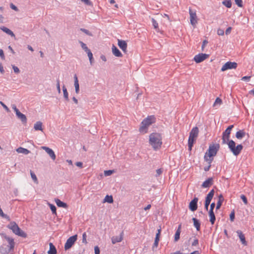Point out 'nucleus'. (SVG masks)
<instances>
[{
	"label": "nucleus",
	"instance_id": "f257e3e1",
	"mask_svg": "<svg viewBox=\"0 0 254 254\" xmlns=\"http://www.w3.org/2000/svg\"><path fill=\"white\" fill-rule=\"evenodd\" d=\"M234 125L229 126L222 133V144H227L228 147L235 156H238L243 148L242 144L236 146V143L233 140H230V134Z\"/></svg>",
	"mask_w": 254,
	"mask_h": 254
},
{
	"label": "nucleus",
	"instance_id": "f03ea898",
	"mask_svg": "<svg viewBox=\"0 0 254 254\" xmlns=\"http://www.w3.org/2000/svg\"><path fill=\"white\" fill-rule=\"evenodd\" d=\"M0 235L3 239L2 244L0 246V253L8 254L13 252L15 245L14 239L3 233H0Z\"/></svg>",
	"mask_w": 254,
	"mask_h": 254
},
{
	"label": "nucleus",
	"instance_id": "7ed1b4c3",
	"mask_svg": "<svg viewBox=\"0 0 254 254\" xmlns=\"http://www.w3.org/2000/svg\"><path fill=\"white\" fill-rule=\"evenodd\" d=\"M161 134L157 132H153L149 135V143L154 150L160 149L162 144Z\"/></svg>",
	"mask_w": 254,
	"mask_h": 254
},
{
	"label": "nucleus",
	"instance_id": "20e7f679",
	"mask_svg": "<svg viewBox=\"0 0 254 254\" xmlns=\"http://www.w3.org/2000/svg\"><path fill=\"white\" fill-rule=\"evenodd\" d=\"M220 145L219 144L210 145L209 146L208 152H206L204 155V160L208 162L210 164L213 160L212 157L216 155L217 151L219 150Z\"/></svg>",
	"mask_w": 254,
	"mask_h": 254
},
{
	"label": "nucleus",
	"instance_id": "39448f33",
	"mask_svg": "<svg viewBox=\"0 0 254 254\" xmlns=\"http://www.w3.org/2000/svg\"><path fill=\"white\" fill-rule=\"evenodd\" d=\"M155 121L156 118L154 116H148L144 119L141 123V126L139 128L140 132L143 133H146L148 127L153 123H154Z\"/></svg>",
	"mask_w": 254,
	"mask_h": 254
},
{
	"label": "nucleus",
	"instance_id": "423d86ee",
	"mask_svg": "<svg viewBox=\"0 0 254 254\" xmlns=\"http://www.w3.org/2000/svg\"><path fill=\"white\" fill-rule=\"evenodd\" d=\"M7 228L11 230L16 235L24 238L27 236V234L22 230L14 221L10 222L7 225Z\"/></svg>",
	"mask_w": 254,
	"mask_h": 254
},
{
	"label": "nucleus",
	"instance_id": "0eeeda50",
	"mask_svg": "<svg viewBox=\"0 0 254 254\" xmlns=\"http://www.w3.org/2000/svg\"><path fill=\"white\" fill-rule=\"evenodd\" d=\"M198 128L196 127H193L190 130L188 139V146L190 150H191L193 144L198 136Z\"/></svg>",
	"mask_w": 254,
	"mask_h": 254
},
{
	"label": "nucleus",
	"instance_id": "6e6552de",
	"mask_svg": "<svg viewBox=\"0 0 254 254\" xmlns=\"http://www.w3.org/2000/svg\"><path fill=\"white\" fill-rule=\"evenodd\" d=\"M77 235H73L72 236L70 237L67 240L66 243L64 244V249L65 250H67L69 249L72 245L74 244V243L77 240Z\"/></svg>",
	"mask_w": 254,
	"mask_h": 254
},
{
	"label": "nucleus",
	"instance_id": "1a4fd4ad",
	"mask_svg": "<svg viewBox=\"0 0 254 254\" xmlns=\"http://www.w3.org/2000/svg\"><path fill=\"white\" fill-rule=\"evenodd\" d=\"M238 64L236 62H227L222 67L221 70L224 71L228 69H236Z\"/></svg>",
	"mask_w": 254,
	"mask_h": 254
},
{
	"label": "nucleus",
	"instance_id": "9d476101",
	"mask_svg": "<svg viewBox=\"0 0 254 254\" xmlns=\"http://www.w3.org/2000/svg\"><path fill=\"white\" fill-rule=\"evenodd\" d=\"M189 14L190 15V24L194 26L197 23V18L195 10H192L190 8H189Z\"/></svg>",
	"mask_w": 254,
	"mask_h": 254
},
{
	"label": "nucleus",
	"instance_id": "9b49d317",
	"mask_svg": "<svg viewBox=\"0 0 254 254\" xmlns=\"http://www.w3.org/2000/svg\"><path fill=\"white\" fill-rule=\"evenodd\" d=\"M208 57V55L201 53L195 55L193 58V60L196 63H199L207 59Z\"/></svg>",
	"mask_w": 254,
	"mask_h": 254
},
{
	"label": "nucleus",
	"instance_id": "f8f14e48",
	"mask_svg": "<svg viewBox=\"0 0 254 254\" xmlns=\"http://www.w3.org/2000/svg\"><path fill=\"white\" fill-rule=\"evenodd\" d=\"M197 201H198V198L197 197H194L190 203L189 204V208L192 211H194L196 210L197 208Z\"/></svg>",
	"mask_w": 254,
	"mask_h": 254
},
{
	"label": "nucleus",
	"instance_id": "ddd939ff",
	"mask_svg": "<svg viewBox=\"0 0 254 254\" xmlns=\"http://www.w3.org/2000/svg\"><path fill=\"white\" fill-rule=\"evenodd\" d=\"M42 148L49 154L52 160H55L56 159V156L52 149L46 146H42Z\"/></svg>",
	"mask_w": 254,
	"mask_h": 254
},
{
	"label": "nucleus",
	"instance_id": "4468645a",
	"mask_svg": "<svg viewBox=\"0 0 254 254\" xmlns=\"http://www.w3.org/2000/svg\"><path fill=\"white\" fill-rule=\"evenodd\" d=\"M118 45L124 52H127V45L125 41L118 39Z\"/></svg>",
	"mask_w": 254,
	"mask_h": 254
},
{
	"label": "nucleus",
	"instance_id": "2eb2a0df",
	"mask_svg": "<svg viewBox=\"0 0 254 254\" xmlns=\"http://www.w3.org/2000/svg\"><path fill=\"white\" fill-rule=\"evenodd\" d=\"M236 233L240 239L242 244L244 246H247V242L246 241L245 235L243 234L241 230H238Z\"/></svg>",
	"mask_w": 254,
	"mask_h": 254
},
{
	"label": "nucleus",
	"instance_id": "dca6fc26",
	"mask_svg": "<svg viewBox=\"0 0 254 254\" xmlns=\"http://www.w3.org/2000/svg\"><path fill=\"white\" fill-rule=\"evenodd\" d=\"M124 232H122L119 236H113L112 239V243L115 244L117 243L121 242L123 239Z\"/></svg>",
	"mask_w": 254,
	"mask_h": 254
},
{
	"label": "nucleus",
	"instance_id": "f3484780",
	"mask_svg": "<svg viewBox=\"0 0 254 254\" xmlns=\"http://www.w3.org/2000/svg\"><path fill=\"white\" fill-rule=\"evenodd\" d=\"M112 51L113 55L117 57H122L123 56L121 52L114 45H113L112 46Z\"/></svg>",
	"mask_w": 254,
	"mask_h": 254
},
{
	"label": "nucleus",
	"instance_id": "a211bd4d",
	"mask_svg": "<svg viewBox=\"0 0 254 254\" xmlns=\"http://www.w3.org/2000/svg\"><path fill=\"white\" fill-rule=\"evenodd\" d=\"M212 182L213 179L212 178H209L202 183L201 186L204 188H208L212 185Z\"/></svg>",
	"mask_w": 254,
	"mask_h": 254
},
{
	"label": "nucleus",
	"instance_id": "6ab92c4d",
	"mask_svg": "<svg viewBox=\"0 0 254 254\" xmlns=\"http://www.w3.org/2000/svg\"><path fill=\"white\" fill-rule=\"evenodd\" d=\"M161 228L158 229L157 230V233L156 234V237H155L154 243L153 244V247H157V246L158 245V243L159 241V237H160V235L161 234Z\"/></svg>",
	"mask_w": 254,
	"mask_h": 254
},
{
	"label": "nucleus",
	"instance_id": "aec40b11",
	"mask_svg": "<svg viewBox=\"0 0 254 254\" xmlns=\"http://www.w3.org/2000/svg\"><path fill=\"white\" fill-rule=\"evenodd\" d=\"M16 116L17 118L19 119L23 123H26L27 118L25 115L19 112L16 114Z\"/></svg>",
	"mask_w": 254,
	"mask_h": 254
},
{
	"label": "nucleus",
	"instance_id": "412c9836",
	"mask_svg": "<svg viewBox=\"0 0 254 254\" xmlns=\"http://www.w3.org/2000/svg\"><path fill=\"white\" fill-rule=\"evenodd\" d=\"M0 29H1L4 32L6 33L7 34L11 36V37H15V35L13 32L7 27L4 26H1L0 27Z\"/></svg>",
	"mask_w": 254,
	"mask_h": 254
},
{
	"label": "nucleus",
	"instance_id": "4be33fe9",
	"mask_svg": "<svg viewBox=\"0 0 254 254\" xmlns=\"http://www.w3.org/2000/svg\"><path fill=\"white\" fill-rule=\"evenodd\" d=\"M50 249L48 252V254H57V250L56 247L53 243H50L49 244Z\"/></svg>",
	"mask_w": 254,
	"mask_h": 254
},
{
	"label": "nucleus",
	"instance_id": "5701e85b",
	"mask_svg": "<svg viewBox=\"0 0 254 254\" xmlns=\"http://www.w3.org/2000/svg\"><path fill=\"white\" fill-rule=\"evenodd\" d=\"M74 86H75V92L78 94L79 91V85L78 83V80L76 74L74 76Z\"/></svg>",
	"mask_w": 254,
	"mask_h": 254
},
{
	"label": "nucleus",
	"instance_id": "b1692460",
	"mask_svg": "<svg viewBox=\"0 0 254 254\" xmlns=\"http://www.w3.org/2000/svg\"><path fill=\"white\" fill-rule=\"evenodd\" d=\"M55 202L58 207L66 208L67 207L66 203L62 201L59 199H55Z\"/></svg>",
	"mask_w": 254,
	"mask_h": 254
},
{
	"label": "nucleus",
	"instance_id": "393cba45",
	"mask_svg": "<svg viewBox=\"0 0 254 254\" xmlns=\"http://www.w3.org/2000/svg\"><path fill=\"white\" fill-rule=\"evenodd\" d=\"M209 216L210 217V222L211 224L212 225L214 224V223L215 221V220H216V218H215V216L213 211H212L211 210H209Z\"/></svg>",
	"mask_w": 254,
	"mask_h": 254
},
{
	"label": "nucleus",
	"instance_id": "a878e982",
	"mask_svg": "<svg viewBox=\"0 0 254 254\" xmlns=\"http://www.w3.org/2000/svg\"><path fill=\"white\" fill-rule=\"evenodd\" d=\"M223 201H224V197H223L222 194H220L218 196V201L217 203L216 207V209L217 210L219 209L220 208Z\"/></svg>",
	"mask_w": 254,
	"mask_h": 254
},
{
	"label": "nucleus",
	"instance_id": "bb28decb",
	"mask_svg": "<svg viewBox=\"0 0 254 254\" xmlns=\"http://www.w3.org/2000/svg\"><path fill=\"white\" fill-rule=\"evenodd\" d=\"M34 128L35 130L42 131V123L40 121L37 122L34 125Z\"/></svg>",
	"mask_w": 254,
	"mask_h": 254
},
{
	"label": "nucleus",
	"instance_id": "cd10ccee",
	"mask_svg": "<svg viewBox=\"0 0 254 254\" xmlns=\"http://www.w3.org/2000/svg\"><path fill=\"white\" fill-rule=\"evenodd\" d=\"M181 225H179L178 229L177 230L175 236H174V241L175 242L178 241L180 239V236L181 233Z\"/></svg>",
	"mask_w": 254,
	"mask_h": 254
},
{
	"label": "nucleus",
	"instance_id": "c85d7f7f",
	"mask_svg": "<svg viewBox=\"0 0 254 254\" xmlns=\"http://www.w3.org/2000/svg\"><path fill=\"white\" fill-rule=\"evenodd\" d=\"M17 152L18 153H23L24 154H28L30 153V151L26 148L20 147L16 149Z\"/></svg>",
	"mask_w": 254,
	"mask_h": 254
},
{
	"label": "nucleus",
	"instance_id": "c756f323",
	"mask_svg": "<svg viewBox=\"0 0 254 254\" xmlns=\"http://www.w3.org/2000/svg\"><path fill=\"white\" fill-rule=\"evenodd\" d=\"M245 132L243 130H240L236 133V137L239 139H242L245 135Z\"/></svg>",
	"mask_w": 254,
	"mask_h": 254
},
{
	"label": "nucleus",
	"instance_id": "7c9ffc66",
	"mask_svg": "<svg viewBox=\"0 0 254 254\" xmlns=\"http://www.w3.org/2000/svg\"><path fill=\"white\" fill-rule=\"evenodd\" d=\"M193 222V225L196 228V230L197 231H199L200 230V224L198 221V220H197L196 218H193L192 219Z\"/></svg>",
	"mask_w": 254,
	"mask_h": 254
},
{
	"label": "nucleus",
	"instance_id": "2f4dec72",
	"mask_svg": "<svg viewBox=\"0 0 254 254\" xmlns=\"http://www.w3.org/2000/svg\"><path fill=\"white\" fill-rule=\"evenodd\" d=\"M214 194V190L213 189V190H211L209 191V192L207 194V195L205 198V200L211 202V200L213 197Z\"/></svg>",
	"mask_w": 254,
	"mask_h": 254
},
{
	"label": "nucleus",
	"instance_id": "473e14b6",
	"mask_svg": "<svg viewBox=\"0 0 254 254\" xmlns=\"http://www.w3.org/2000/svg\"><path fill=\"white\" fill-rule=\"evenodd\" d=\"M63 91L64 97V99L66 101H68L69 100L68 94L67 89L64 85L63 86Z\"/></svg>",
	"mask_w": 254,
	"mask_h": 254
},
{
	"label": "nucleus",
	"instance_id": "72a5a7b5",
	"mask_svg": "<svg viewBox=\"0 0 254 254\" xmlns=\"http://www.w3.org/2000/svg\"><path fill=\"white\" fill-rule=\"evenodd\" d=\"M151 22L154 28L157 31H159L158 24L156 20L154 18H152Z\"/></svg>",
	"mask_w": 254,
	"mask_h": 254
},
{
	"label": "nucleus",
	"instance_id": "f704fd0d",
	"mask_svg": "<svg viewBox=\"0 0 254 254\" xmlns=\"http://www.w3.org/2000/svg\"><path fill=\"white\" fill-rule=\"evenodd\" d=\"M104 202H107L110 203H112L113 202V198L112 196L107 195L104 199Z\"/></svg>",
	"mask_w": 254,
	"mask_h": 254
},
{
	"label": "nucleus",
	"instance_id": "c9c22d12",
	"mask_svg": "<svg viewBox=\"0 0 254 254\" xmlns=\"http://www.w3.org/2000/svg\"><path fill=\"white\" fill-rule=\"evenodd\" d=\"M222 3L228 8H230L232 6L231 0H224L223 1Z\"/></svg>",
	"mask_w": 254,
	"mask_h": 254
},
{
	"label": "nucleus",
	"instance_id": "e433bc0d",
	"mask_svg": "<svg viewBox=\"0 0 254 254\" xmlns=\"http://www.w3.org/2000/svg\"><path fill=\"white\" fill-rule=\"evenodd\" d=\"M79 43H80V45H81V48H82V49H83V50H84V51H85V52H86L88 51L89 50H90L88 48V47H87V46H86V45L85 43H84L83 42H82V41H80L79 42Z\"/></svg>",
	"mask_w": 254,
	"mask_h": 254
},
{
	"label": "nucleus",
	"instance_id": "4c0bfd02",
	"mask_svg": "<svg viewBox=\"0 0 254 254\" xmlns=\"http://www.w3.org/2000/svg\"><path fill=\"white\" fill-rule=\"evenodd\" d=\"M30 175L32 179V180L34 181V182H37L38 180L37 178V177L36 175L34 174L33 172H32L31 170H30Z\"/></svg>",
	"mask_w": 254,
	"mask_h": 254
},
{
	"label": "nucleus",
	"instance_id": "58836bf2",
	"mask_svg": "<svg viewBox=\"0 0 254 254\" xmlns=\"http://www.w3.org/2000/svg\"><path fill=\"white\" fill-rule=\"evenodd\" d=\"M221 103H222V100L220 98L217 97L215 101L213 104V106H215L217 104L220 105L221 104Z\"/></svg>",
	"mask_w": 254,
	"mask_h": 254
},
{
	"label": "nucleus",
	"instance_id": "ea45409f",
	"mask_svg": "<svg viewBox=\"0 0 254 254\" xmlns=\"http://www.w3.org/2000/svg\"><path fill=\"white\" fill-rule=\"evenodd\" d=\"M51 210L53 214H56V206L52 204H50Z\"/></svg>",
	"mask_w": 254,
	"mask_h": 254
},
{
	"label": "nucleus",
	"instance_id": "a19ab883",
	"mask_svg": "<svg viewBox=\"0 0 254 254\" xmlns=\"http://www.w3.org/2000/svg\"><path fill=\"white\" fill-rule=\"evenodd\" d=\"M86 237H87L86 233L85 232L83 233L82 234V243H83L85 244L87 243V242L86 240Z\"/></svg>",
	"mask_w": 254,
	"mask_h": 254
},
{
	"label": "nucleus",
	"instance_id": "79ce46f5",
	"mask_svg": "<svg viewBox=\"0 0 254 254\" xmlns=\"http://www.w3.org/2000/svg\"><path fill=\"white\" fill-rule=\"evenodd\" d=\"M113 172H114L113 170H110L105 171L104 175L106 176H110L111 175H112L113 174Z\"/></svg>",
	"mask_w": 254,
	"mask_h": 254
},
{
	"label": "nucleus",
	"instance_id": "37998d69",
	"mask_svg": "<svg viewBox=\"0 0 254 254\" xmlns=\"http://www.w3.org/2000/svg\"><path fill=\"white\" fill-rule=\"evenodd\" d=\"M240 197H241V198L242 199L243 201L244 202V203L245 204H247L248 201H247V198L246 196L244 194H242Z\"/></svg>",
	"mask_w": 254,
	"mask_h": 254
},
{
	"label": "nucleus",
	"instance_id": "c03bdc74",
	"mask_svg": "<svg viewBox=\"0 0 254 254\" xmlns=\"http://www.w3.org/2000/svg\"><path fill=\"white\" fill-rule=\"evenodd\" d=\"M235 1L236 2V4L239 6V7H242L243 6V1L242 0H235Z\"/></svg>",
	"mask_w": 254,
	"mask_h": 254
},
{
	"label": "nucleus",
	"instance_id": "a18cd8bd",
	"mask_svg": "<svg viewBox=\"0 0 254 254\" xmlns=\"http://www.w3.org/2000/svg\"><path fill=\"white\" fill-rule=\"evenodd\" d=\"M80 30L85 33L86 35L89 36H92V34L87 29L84 28H81Z\"/></svg>",
	"mask_w": 254,
	"mask_h": 254
},
{
	"label": "nucleus",
	"instance_id": "49530a36",
	"mask_svg": "<svg viewBox=\"0 0 254 254\" xmlns=\"http://www.w3.org/2000/svg\"><path fill=\"white\" fill-rule=\"evenodd\" d=\"M234 219H235V212L233 210V211L231 212V213L230 214V219L231 221L233 222V221H234Z\"/></svg>",
	"mask_w": 254,
	"mask_h": 254
},
{
	"label": "nucleus",
	"instance_id": "de8ad7c7",
	"mask_svg": "<svg viewBox=\"0 0 254 254\" xmlns=\"http://www.w3.org/2000/svg\"><path fill=\"white\" fill-rule=\"evenodd\" d=\"M12 68L13 69L14 72L15 73L18 74V73H19L20 72V70H19V69L18 68V67L13 65H12Z\"/></svg>",
	"mask_w": 254,
	"mask_h": 254
},
{
	"label": "nucleus",
	"instance_id": "09e8293b",
	"mask_svg": "<svg viewBox=\"0 0 254 254\" xmlns=\"http://www.w3.org/2000/svg\"><path fill=\"white\" fill-rule=\"evenodd\" d=\"M11 108L15 113V114H17L18 112H20L19 110L17 108L16 105L14 104L11 105Z\"/></svg>",
	"mask_w": 254,
	"mask_h": 254
},
{
	"label": "nucleus",
	"instance_id": "8fccbe9b",
	"mask_svg": "<svg viewBox=\"0 0 254 254\" xmlns=\"http://www.w3.org/2000/svg\"><path fill=\"white\" fill-rule=\"evenodd\" d=\"M57 88L59 93H61V88H60V80L59 79L57 80Z\"/></svg>",
	"mask_w": 254,
	"mask_h": 254
},
{
	"label": "nucleus",
	"instance_id": "3c124183",
	"mask_svg": "<svg viewBox=\"0 0 254 254\" xmlns=\"http://www.w3.org/2000/svg\"><path fill=\"white\" fill-rule=\"evenodd\" d=\"M10 7L11 9H12L13 10L16 11H18V8L14 5L13 4V3H10Z\"/></svg>",
	"mask_w": 254,
	"mask_h": 254
},
{
	"label": "nucleus",
	"instance_id": "603ef678",
	"mask_svg": "<svg viewBox=\"0 0 254 254\" xmlns=\"http://www.w3.org/2000/svg\"><path fill=\"white\" fill-rule=\"evenodd\" d=\"M210 203V201L206 200L205 201L204 207L206 210H208L209 205Z\"/></svg>",
	"mask_w": 254,
	"mask_h": 254
},
{
	"label": "nucleus",
	"instance_id": "864d4df0",
	"mask_svg": "<svg viewBox=\"0 0 254 254\" xmlns=\"http://www.w3.org/2000/svg\"><path fill=\"white\" fill-rule=\"evenodd\" d=\"M95 254H100V249L98 246L94 247Z\"/></svg>",
	"mask_w": 254,
	"mask_h": 254
},
{
	"label": "nucleus",
	"instance_id": "5fc2aeb1",
	"mask_svg": "<svg viewBox=\"0 0 254 254\" xmlns=\"http://www.w3.org/2000/svg\"><path fill=\"white\" fill-rule=\"evenodd\" d=\"M81 0L88 5H92V2L89 0Z\"/></svg>",
	"mask_w": 254,
	"mask_h": 254
},
{
	"label": "nucleus",
	"instance_id": "6e6d98bb",
	"mask_svg": "<svg viewBox=\"0 0 254 254\" xmlns=\"http://www.w3.org/2000/svg\"><path fill=\"white\" fill-rule=\"evenodd\" d=\"M0 57L2 60H4L5 59L3 51L2 49H0Z\"/></svg>",
	"mask_w": 254,
	"mask_h": 254
},
{
	"label": "nucleus",
	"instance_id": "4d7b16f0",
	"mask_svg": "<svg viewBox=\"0 0 254 254\" xmlns=\"http://www.w3.org/2000/svg\"><path fill=\"white\" fill-rule=\"evenodd\" d=\"M224 30H222V29H219L217 30V34L219 35H221V36L223 35H224Z\"/></svg>",
	"mask_w": 254,
	"mask_h": 254
},
{
	"label": "nucleus",
	"instance_id": "13d9d810",
	"mask_svg": "<svg viewBox=\"0 0 254 254\" xmlns=\"http://www.w3.org/2000/svg\"><path fill=\"white\" fill-rule=\"evenodd\" d=\"M191 245L192 246H196L198 245V240L197 239H194Z\"/></svg>",
	"mask_w": 254,
	"mask_h": 254
},
{
	"label": "nucleus",
	"instance_id": "bf43d9fd",
	"mask_svg": "<svg viewBox=\"0 0 254 254\" xmlns=\"http://www.w3.org/2000/svg\"><path fill=\"white\" fill-rule=\"evenodd\" d=\"M163 172V170H162V169H158L156 170V176H159L160 175H161Z\"/></svg>",
	"mask_w": 254,
	"mask_h": 254
},
{
	"label": "nucleus",
	"instance_id": "052dcab7",
	"mask_svg": "<svg viewBox=\"0 0 254 254\" xmlns=\"http://www.w3.org/2000/svg\"><path fill=\"white\" fill-rule=\"evenodd\" d=\"M86 53L89 58H92V57H93V54L90 50H89L88 51L86 52Z\"/></svg>",
	"mask_w": 254,
	"mask_h": 254
},
{
	"label": "nucleus",
	"instance_id": "680f3d73",
	"mask_svg": "<svg viewBox=\"0 0 254 254\" xmlns=\"http://www.w3.org/2000/svg\"><path fill=\"white\" fill-rule=\"evenodd\" d=\"M0 104L2 105V106L5 109L6 111H8V108L1 101H0Z\"/></svg>",
	"mask_w": 254,
	"mask_h": 254
},
{
	"label": "nucleus",
	"instance_id": "e2e57ef3",
	"mask_svg": "<svg viewBox=\"0 0 254 254\" xmlns=\"http://www.w3.org/2000/svg\"><path fill=\"white\" fill-rule=\"evenodd\" d=\"M75 165L80 168H82L83 164L81 162H77L75 163Z\"/></svg>",
	"mask_w": 254,
	"mask_h": 254
},
{
	"label": "nucleus",
	"instance_id": "0e129e2a",
	"mask_svg": "<svg viewBox=\"0 0 254 254\" xmlns=\"http://www.w3.org/2000/svg\"><path fill=\"white\" fill-rule=\"evenodd\" d=\"M250 76H245L242 77V80L244 81H248L250 80Z\"/></svg>",
	"mask_w": 254,
	"mask_h": 254
},
{
	"label": "nucleus",
	"instance_id": "69168bd1",
	"mask_svg": "<svg viewBox=\"0 0 254 254\" xmlns=\"http://www.w3.org/2000/svg\"><path fill=\"white\" fill-rule=\"evenodd\" d=\"M231 29H232V28L230 27H229L228 28H227V29H226V30L225 31L226 34V35L229 34L231 32Z\"/></svg>",
	"mask_w": 254,
	"mask_h": 254
},
{
	"label": "nucleus",
	"instance_id": "338daca9",
	"mask_svg": "<svg viewBox=\"0 0 254 254\" xmlns=\"http://www.w3.org/2000/svg\"><path fill=\"white\" fill-rule=\"evenodd\" d=\"M215 204L214 202H213L211 204H210V209L209 210H211L212 211H213V209L215 207Z\"/></svg>",
	"mask_w": 254,
	"mask_h": 254
},
{
	"label": "nucleus",
	"instance_id": "774afa93",
	"mask_svg": "<svg viewBox=\"0 0 254 254\" xmlns=\"http://www.w3.org/2000/svg\"><path fill=\"white\" fill-rule=\"evenodd\" d=\"M0 72L2 74L4 73V70L3 69V67L1 64H0Z\"/></svg>",
	"mask_w": 254,
	"mask_h": 254
}]
</instances>
